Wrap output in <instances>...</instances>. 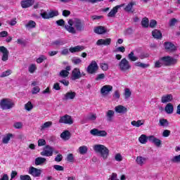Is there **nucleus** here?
Here are the masks:
<instances>
[{
	"mask_svg": "<svg viewBox=\"0 0 180 180\" xmlns=\"http://www.w3.org/2000/svg\"><path fill=\"white\" fill-rule=\"evenodd\" d=\"M94 150L96 153H99L103 160H106L109 155V149H108V148L103 145H94Z\"/></svg>",
	"mask_w": 180,
	"mask_h": 180,
	"instance_id": "f257e3e1",
	"label": "nucleus"
},
{
	"mask_svg": "<svg viewBox=\"0 0 180 180\" xmlns=\"http://www.w3.org/2000/svg\"><path fill=\"white\" fill-rule=\"evenodd\" d=\"M119 68L122 72H127L131 70V65L126 58H122L118 64Z\"/></svg>",
	"mask_w": 180,
	"mask_h": 180,
	"instance_id": "f03ea898",
	"label": "nucleus"
},
{
	"mask_svg": "<svg viewBox=\"0 0 180 180\" xmlns=\"http://www.w3.org/2000/svg\"><path fill=\"white\" fill-rule=\"evenodd\" d=\"M15 106V103L9 98H3L0 101V107L2 110H8Z\"/></svg>",
	"mask_w": 180,
	"mask_h": 180,
	"instance_id": "7ed1b4c3",
	"label": "nucleus"
},
{
	"mask_svg": "<svg viewBox=\"0 0 180 180\" xmlns=\"http://www.w3.org/2000/svg\"><path fill=\"white\" fill-rule=\"evenodd\" d=\"M160 61L162 63L163 65H165V67H169L171 65H174V64H176L178 60L176 58L167 56L160 58Z\"/></svg>",
	"mask_w": 180,
	"mask_h": 180,
	"instance_id": "20e7f679",
	"label": "nucleus"
},
{
	"mask_svg": "<svg viewBox=\"0 0 180 180\" xmlns=\"http://www.w3.org/2000/svg\"><path fill=\"white\" fill-rule=\"evenodd\" d=\"M54 153V148L50 145H46L43 147L42 151L40 153V155L42 157H52Z\"/></svg>",
	"mask_w": 180,
	"mask_h": 180,
	"instance_id": "39448f33",
	"label": "nucleus"
},
{
	"mask_svg": "<svg viewBox=\"0 0 180 180\" xmlns=\"http://www.w3.org/2000/svg\"><path fill=\"white\" fill-rule=\"evenodd\" d=\"M98 70H99V66H98V63H96V61L92 60L86 68V72L91 75L96 74Z\"/></svg>",
	"mask_w": 180,
	"mask_h": 180,
	"instance_id": "423d86ee",
	"label": "nucleus"
},
{
	"mask_svg": "<svg viewBox=\"0 0 180 180\" xmlns=\"http://www.w3.org/2000/svg\"><path fill=\"white\" fill-rule=\"evenodd\" d=\"M90 134L94 137H106L108 132L105 130H99L98 129L94 128L90 131Z\"/></svg>",
	"mask_w": 180,
	"mask_h": 180,
	"instance_id": "0eeeda50",
	"label": "nucleus"
},
{
	"mask_svg": "<svg viewBox=\"0 0 180 180\" xmlns=\"http://www.w3.org/2000/svg\"><path fill=\"white\" fill-rule=\"evenodd\" d=\"M74 26L77 32H84L85 30V22L80 19L76 18L75 20Z\"/></svg>",
	"mask_w": 180,
	"mask_h": 180,
	"instance_id": "6e6552de",
	"label": "nucleus"
},
{
	"mask_svg": "<svg viewBox=\"0 0 180 180\" xmlns=\"http://www.w3.org/2000/svg\"><path fill=\"white\" fill-rule=\"evenodd\" d=\"M165 50L167 53H175L176 51V46L170 41H165L164 43Z\"/></svg>",
	"mask_w": 180,
	"mask_h": 180,
	"instance_id": "1a4fd4ad",
	"label": "nucleus"
},
{
	"mask_svg": "<svg viewBox=\"0 0 180 180\" xmlns=\"http://www.w3.org/2000/svg\"><path fill=\"white\" fill-rule=\"evenodd\" d=\"M59 123H63V124H72L74 120H72V117L66 114L60 117Z\"/></svg>",
	"mask_w": 180,
	"mask_h": 180,
	"instance_id": "9d476101",
	"label": "nucleus"
},
{
	"mask_svg": "<svg viewBox=\"0 0 180 180\" xmlns=\"http://www.w3.org/2000/svg\"><path fill=\"white\" fill-rule=\"evenodd\" d=\"M74 20H69L68 23V25H65V29L69 33H71L72 34H75L77 33V30H75V27H72L74 26Z\"/></svg>",
	"mask_w": 180,
	"mask_h": 180,
	"instance_id": "9b49d317",
	"label": "nucleus"
},
{
	"mask_svg": "<svg viewBox=\"0 0 180 180\" xmlns=\"http://www.w3.org/2000/svg\"><path fill=\"white\" fill-rule=\"evenodd\" d=\"M79 78H82L81 70L79 68H76L72 71L70 79H72V81H75L77 79H79Z\"/></svg>",
	"mask_w": 180,
	"mask_h": 180,
	"instance_id": "f8f14e48",
	"label": "nucleus"
},
{
	"mask_svg": "<svg viewBox=\"0 0 180 180\" xmlns=\"http://www.w3.org/2000/svg\"><path fill=\"white\" fill-rule=\"evenodd\" d=\"M0 53L3 54L1 58L2 61H8L9 58V51H8V49L4 46H0Z\"/></svg>",
	"mask_w": 180,
	"mask_h": 180,
	"instance_id": "ddd939ff",
	"label": "nucleus"
},
{
	"mask_svg": "<svg viewBox=\"0 0 180 180\" xmlns=\"http://www.w3.org/2000/svg\"><path fill=\"white\" fill-rule=\"evenodd\" d=\"M28 174H30L34 178H37L38 176H40V175H41V169L31 167L28 171Z\"/></svg>",
	"mask_w": 180,
	"mask_h": 180,
	"instance_id": "4468645a",
	"label": "nucleus"
},
{
	"mask_svg": "<svg viewBox=\"0 0 180 180\" xmlns=\"http://www.w3.org/2000/svg\"><path fill=\"white\" fill-rule=\"evenodd\" d=\"M112 43V39L110 38H106L105 39H100L96 41L97 46H110V44Z\"/></svg>",
	"mask_w": 180,
	"mask_h": 180,
	"instance_id": "2eb2a0df",
	"label": "nucleus"
},
{
	"mask_svg": "<svg viewBox=\"0 0 180 180\" xmlns=\"http://www.w3.org/2000/svg\"><path fill=\"white\" fill-rule=\"evenodd\" d=\"M112 91H113V86L107 84L104 85L101 89V94L102 95H108L110 92H112Z\"/></svg>",
	"mask_w": 180,
	"mask_h": 180,
	"instance_id": "dca6fc26",
	"label": "nucleus"
},
{
	"mask_svg": "<svg viewBox=\"0 0 180 180\" xmlns=\"http://www.w3.org/2000/svg\"><path fill=\"white\" fill-rule=\"evenodd\" d=\"M108 32V29L103 26H98L94 28V33L96 34H105Z\"/></svg>",
	"mask_w": 180,
	"mask_h": 180,
	"instance_id": "f3484780",
	"label": "nucleus"
},
{
	"mask_svg": "<svg viewBox=\"0 0 180 180\" xmlns=\"http://www.w3.org/2000/svg\"><path fill=\"white\" fill-rule=\"evenodd\" d=\"M33 4H34V0H23V1H21L20 2L21 6L22 8H23V9H26L27 8H30V6L33 5Z\"/></svg>",
	"mask_w": 180,
	"mask_h": 180,
	"instance_id": "a211bd4d",
	"label": "nucleus"
},
{
	"mask_svg": "<svg viewBox=\"0 0 180 180\" xmlns=\"http://www.w3.org/2000/svg\"><path fill=\"white\" fill-rule=\"evenodd\" d=\"M148 141H151V143H153L156 147H160L161 146V140H160L158 138H155L154 136H148Z\"/></svg>",
	"mask_w": 180,
	"mask_h": 180,
	"instance_id": "6ab92c4d",
	"label": "nucleus"
},
{
	"mask_svg": "<svg viewBox=\"0 0 180 180\" xmlns=\"http://www.w3.org/2000/svg\"><path fill=\"white\" fill-rule=\"evenodd\" d=\"M136 5H137L136 1H131L124 8V11L126 12H131V13H134V9L133 8V6H136Z\"/></svg>",
	"mask_w": 180,
	"mask_h": 180,
	"instance_id": "aec40b11",
	"label": "nucleus"
},
{
	"mask_svg": "<svg viewBox=\"0 0 180 180\" xmlns=\"http://www.w3.org/2000/svg\"><path fill=\"white\" fill-rule=\"evenodd\" d=\"M75 96H77V93H75V91H70L64 95V99L65 101L72 100L75 99Z\"/></svg>",
	"mask_w": 180,
	"mask_h": 180,
	"instance_id": "412c9836",
	"label": "nucleus"
},
{
	"mask_svg": "<svg viewBox=\"0 0 180 180\" xmlns=\"http://www.w3.org/2000/svg\"><path fill=\"white\" fill-rule=\"evenodd\" d=\"M174 97L172 94H166L162 96L161 102L162 103H168V102H172Z\"/></svg>",
	"mask_w": 180,
	"mask_h": 180,
	"instance_id": "4be33fe9",
	"label": "nucleus"
},
{
	"mask_svg": "<svg viewBox=\"0 0 180 180\" xmlns=\"http://www.w3.org/2000/svg\"><path fill=\"white\" fill-rule=\"evenodd\" d=\"M115 110L117 113H121V114L127 113V108L122 105H117L115 108Z\"/></svg>",
	"mask_w": 180,
	"mask_h": 180,
	"instance_id": "5701e85b",
	"label": "nucleus"
},
{
	"mask_svg": "<svg viewBox=\"0 0 180 180\" xmlns=\"http://www.w3.org/2000/svg\"><path fill=\"white\" fill-rule=\"evenodd\" d=\"M121 6H116L111 9V11L108 13L107 16L108 18H115L116 16V13H117V11H119V8H120Z\"/></svg>",
	"mask_w": 180,
	"mask_h": 180,
	"instance_id": "b1692460",
	"label": "nucleus"
},
{
	"mask_svg": "<svg viewBox=\"0 0 180 180\" xmlns=\"http://www.w3.org/2000/svg\"><path fill=\"white\" fill-rule=\"evenodd\" d=\"M82 50H85V46H76L75 47H70L69 49V51L70 53H79V51H82Z\"/></svg>",
	"mask_w": 180,
	"mask_h": 180,
	"instance_id": "393cba45",
	"label": "nucleus"
},
{
	"mask_svg": "<svg viewBox=\"0 0 180 180\" xmlns=\"http://www.w3.org/2000/svg\"><path fill=\"white\" fill-rule=\"evenodd\" d=\"M115 116V112L113 110H109L105 113V117L107 118V122H112L113 117Z\"/></svg>",
	"mask_w": 180,
	"mask_h": 180,
	"instance_id": "a878e982",
	"label": "nucleus"
},
{
	"mask_svg": "<svg viewBox=\"0 0 180 180\" xmlns=\"http://www.w3.org/2000/svg\"><path fill=\"white\" fill-rule=\"evenodd\" d=\"M152 36L154 39H157L158 40H161L162 39V33H161V31L158 30H154L152 31Z\"/></svg>",
	"mask_w": 180,
	"mask_h": 180,
	"instance_id": "bb28decb",
	"label": "nucleus"
},
{
	"mask_svg": "<svg viewBox=\"0 0 180 180\" xmlns=\"http://www.w3.org/2000/svg\"><path fill=\"white\" fill-rule=\"evenodd\" d=\"M60 138L65 141H67L69 139H71V132H70V131L68 130L64 131L63 133L60 134Z\"/></svg>",
	"mask_w": 180,
	"mask_h": 180,
	"instance_id": "cd10ccee",
	"label": "nucleus"
},
{
	"mask_svg": "<svg viewBox=\"0 0 180 180\" xmlns=\"http://www.w3.org/2000/svg\"><path fill=\"white\" fill-rule=\"evenodd\" d=\"M14 135L13 134L8 133L6 136L3 138L2 143L3 144H8L11 141V139H13Z\"/></svg>",
	"mask_w": 180,
	"mask_h": 180,
	"instance_id": "c85d7f7f",
	"label": "nucleus"
},
{
	"mask_svg": "<svg viewBox=\"0 0 180 180\" xmlns=\"http://www.w3.org/2000/svg\"><path fill=\"white\" fill-rule=\"evenodd\" d=\"M159 126H160V127H168V126H169V122H168V120L165 118L160 119Z\"/></svg>",
	"mask_w": 180,
	"mask_h": 180,
	"instance_id": "c756f323",
	"label": "nucleus"
},
{
	"mask_svg": "<svg viewBox=\"0 0 180 180\" xmlns=\"http://www.w3.org/2000/svg\"><path fill=\"white\" fill-rule=\"evenodd\" d=\"M165 110L166 112H167L169 115H171L174 113V105L171 103H169L167 104V105L165 108Z\"/></svg>",
	"mask_w": 180,
	"mask_h": 180,
	"instance_id": "7c9ffc66",
	"label": "nucleus"
},
{
	"mask_svg": "<svg viewBox=\"0 0 180 180\" xmlns=\"http://www.w3.org/2000/svg\"><path fill=\"white\" fill-rule=\"evenodd\" d=\"M46 160L42 157H38L35 159V165H43L46 162Z\"/></svg>",
	"mask_w": 180,
	"mask_h": 180,
	"instance_id": "2f4dec72",
	"label": "nucleus"
},
{
	"mask_svg": "<svg viewBox=\"0 0 180 180\" xmlns=\"http://www.w3.org/2000/svg\"><path fill=\"white\" fill-rule=\"evenodd\" d=\"M146 160L147 159L146 158H143L142 156H138L136 157V164H138V165H143Z\"/></svg>",
	"mask_w": 180,
	"mask_h": 180,
	"instance_id": "473e14b6",
	"label": "nucleus"
},
{
	"mask_svg": "<svg viewBox=\"0 0 180 180\" xmlns=\"http://www.w3.org/2000/svg\"><path fill=\"white\" fill-rule=\"evenodd\" d=\"M139 143H141V144H146V143H147V141H148V136L147 137V135L142 134L139 138Z\"/></svg>",
	"mask_w": 180,
	"mask_h": 180,
	"instance_id": "72a5a7b5",
	"label": "nucleus"
},
{
	"mask_svg": "<svg viewBox=\"0 0 180 180\" xmlns=\"http://www.w3.org/2000/svg\"><path fill=\"white\" fill-rule=\"evenodd\" d=\"M131 124L134 127H140V126H143L144 124V122L139 120L138 121L134 120L131 122Z\"/></svg>",
	"mask_w": 180,
	"mask_h": 180,
	"instance_id": "f704fd0d",
	"label": "nucleus"
},
{
	"mask_svg": "<svg viewBox=\"0 0 180 180\" xmlns=\"http://www.w3.org/2000/svg\"><path fill=\"white\" fill-rule=\"evenodd\" d=\"M36 22L33 21V20H30L26 25H25V27H27V29H34V27H36Z\"/></svg>",
	"mask_w": 180,
	"mask_h": 180,
	"instance_id": "c9c22d12",
	"label": "nucleus"
},
{
	"mask_svg": "<svg viewBox=\"0 0 180 180\" xmlns=\"http://www.w3.org/2000/svg\"><path fill=\"white\" fill-rule=\"evenodd\" d=\"M128 58L129 61H137L139 60V58L134 56V52L131 51L130 53L128 54Z\"/></svg>",
	"mask_w": 180,
	"mask_h": 180,
	"instance_id": "e433bc0d",
	"label": "nucleus"
},
{
	"mask_svg": "<svg viewBox=\"0 0 180 180\" xmlns=\"http://www.w3.org/2000/svg\"><path fill=\"white\" fill-rule=\"evenodd\" d=\"M79 153L82 155H84V154H86V153H88V147H86V146H80L79 148Z\"/></svg>",
	"mask_w": 180,
	"mask_h": 180,
	"instance_id": "4c0bfd02",
	"label": "nucleus"
},
{
	"mask_svg": "<svg viewBox=\"0 0 180 180\" xmlns=\"http://www.w3.org/2000/svg\"><path fill=\"white\" fill-rule=\"evenodd\" d=\"M149 20L147 18V17H145L142 19V21H141V25H142V27H145V28H147L149 26Z\"/></svg>",
	"mask_w": 180,
	"mask_h": 180,
	"instance_id": "58836bf2",
	"label": "nucleus"
},
{
	"mask_svg": "<svg viewBox=\"0 0 180 180\" xmlns=\"http://www.w3.org/2000/svg\"><path fill=\"white\" fill-rule=\"evenodd\" d=\"M134 65H135V67H141V68H147L150 67V65L143 63L141 62H136V63H135Z\"/></svg>",
	"mask_w": 180,
	"mask_h": 180,
	"instance_id": "ea45409f",
	"label": "nucleus"
},
{
	"mask_svg": "<svg viewBox=\"0 0 180 180\" xmlns=\"http://www.w3.org/2000/svg\"><path fill=\"white\" fill-rule=\"evenodd\" d=\"M124 95L125 99H129V98L131 96V91H130V89L129 88L125 89Z\"/></svg>",
	"mask_w": 180,
	"mask_h": 180,
	"instance_id": "a19ab883",
	"label": "nucleus"
},
{
	"mask_svg": "<svg viewBox=\"0 0 180 180\" xmlns=\"http://www.w3.org/2000/svg\"><path fill=\"white\" fill-rule=\"evenodd\" d=\"M53 126V122L48 121L46 122H44L41 126V129H49V127H51Z\"/></svg>",
	"mask_w": 180,
	"mask_h": 180,
	"instance_id": "79ce46f5",
	"label": "nucleus"
},
{
	"mask_svg": "<svg viewBox=\"0 0 180 180\" xmlns=\"http://www.w3.org/2000/svg\"><path fill=\"white\" fill-rule=\"evenodd\" d=\"M12 74V70H7L1 73L0 75L1 78H5V77H9Z\"/></svg>",
	"mask_w": 180,
	"mask_h": 180,
	"instance_id": "37998d69",
	"label": "nucleus"
},
{
	"mask_svg": "<svg viewBox=\"0 0 180 180\" xmlns=\"http://www.w3.org/2000/svg\"><path fill=\"white\" fill-rule=\"evenodd\" d=\"M100 68L103 71H108L109 70V65L106 63H100Z\"/></svg>",
	"mask_w": 180,
	"mask_h": 180,
	"instance_id": "c03bdc74",
	"label": "nucleus"
},
{
	"mask_svg": "<svg viewBox=\"0 0 180 180\" xmlns=\"http://www.w3.org/2000/svg\"><path fill=\"white\" fill-rule=\"evenodd\" d=\"M25 109L26 110L30 111L32 109H33V104H32V102L28 101L25 105Z\"/></svg>",
	"mask_w": 180,
	"mask_h": 180,
	"instance_id": "a18cd8bd",
	"label": "nucleus"
},
{
	"mask_svg": "<svg viewBox=\"0 0 180 180\" xmlns=\"http://www.w3.org/2000/svg\"><path fill=\"white\" fill-rule=\"evenodd\" d=\"M176 23H178V20H176V18H172L169 21V26L170 27H174V26H175V25H176Z\"/></svg>",
	"mask_w": 180,
	"mask_h": 180,
	"instance_id": "49530a36",
	"label": "nucleus"
},
{
	"mask_svg": "<svg viewBox=\"0 0 180 180\" xmlns=\"http://www.w3.org/2000/svg\"><path fill=\"white\" fill-rule=\"evenodd\" d=\"M60 77H63V78H67V77H68V75H70V72H68L65 70H63L60 72Z\"/></svg>",
	"mask_w": 180,
	"mask_h": 180,
	"instance_id": "de8ad7c7",
	"label": "nucleus"
},
{
	"mask_svg": "<svg viewBox=\"0 0 180 180\" xmlns=\"http://www.w3.org/2000/svg\"><path fill=\"white\" fill-rule=\"evenodd\" d=\"M44 60H47V57H46L44 55H41L38 58H37V63L38 64H41Z\"/></svg>",
	"mask_w": 180,
	"mask_h": 180,
	"instance_id": "09e8293b",
	"label": "nucleus"
},
{
	"mask_svg": "<svg viewBox=\"0 0 180 180\" xmlns=\"http://www.w3.org/2000/svg\"><path fill=\"white\" fill-rule=\"evenodd\" d=\"M36 70H37V68L36 67V65L32 64L29 68H28V71L30 72V74H33Z\"/></svg>",
	"mask_w": 180,
	"mask_h": 180,
	"instance_id": "8fccbe9b",
	"label": "nucleus"
},
{
	"mask_svg": "<svg viewBox=\"0 0 180 180\" xmlns=\"http://www.w3.org/2000/svg\"><path fill=\"white\" fill-rule=\"evenodd\" d=\"M86 120L91 121L96 120V114H89V115H87Z\"/></svg>",
	"mask_w": 180,
	"mask_h": 180,
	"instance_id": "3c124183",
	"label": "nucleus"
},
{
	"mask_svg": "<svg viewBox=\"0 0 180 180\" xmlns=\"http://www.w3.org/2000/svg\"><path fill=\"white\" fill-rule=\"evenodd\" d=\"M67 161L68 162H74V154L69 153L66 158Z\"/></svg>",
	"mask_w": 180,
	"mask_h": 180,
	"instance_id": "603ef678",
	"label": "nucleus"
},
{
	"mask_svg": "<svg viewBox=\"0 0 180 180\" xmlns=\"http://www.w3.org/2000/svg\"><path fill=\"white\" fill-rule=\"evenodd\" d=\"M46 144V140H44V139L38 140V147H43V146H44L45 147Z\"/></svg>",
	"mask_w": 180,
	"mask_h": 180,
	"instance_id": "864d4df0",
	"label": "nucleus"
},
{
	"mask_svg": "<svg viewBox=\"0 0 180 180\" xmlns=\"http://www.w3.org/2000/svg\"><path fill=\"white\" fill-rule=\"evenodd\" d=\"M53 44L55 46H63L65 44L64 41H61L60 39L56 40L53 42Z\"/></svg>",
	"mask_w": 180,
	"mask_h": 180,
	"instance_id": "5fc2aeb1",
	"label": "nucleus"
},
{
	"mask_svg": "<svg viewBox=\"0 0 180 180\" xmlns=\"http://www.w3.org/2000/svg\"><path fill=\"white\" fill-rule=\"evenodd\" d=\"M13 127L14 129H22L23 127V124L20 122H15L13 124Z\"/></svg>",
	"mask_w": 180,
	"mask_h": 180,
	"instance_id": "6e6d98bb",
	"label": "nucleus"
},
{
	"mask_svg": "<svg viewBox=\"0 0 180 180\" xmlns=\"http://www.w3.org/2000/svg\"><path fill=\"white\" fill-rule=\"evenodd\" d=\"M115 161L120 162V161H123V157L120 153H117L115 155Z\"/></svg>",
	"mask_w": 180,
	"mask_h": 180,
	"instance_id": "4d7b16f0",
	"label": "nucleus"
},
{
	"mask_svg": "<svg viewBox=\"0 0 180 180\" xmlns=\"http://www.w3.org/2000/svg\"><path fill=\"white\" fill-rule=\"evenodd\" d=\"M53 168L56 171H64V167L59 165H54Z\"/></svg>",
	"mask_w": 180,
	"mask_h": 180,
	"instance_id": "13d9d810",
	"label": "nucleus"
},
{
	"mask_svg": "<svg viewBox=\"0 0 180 180\" xmlns=\"http://www.w3.org/2000/svg\"><path fill=\"white\" fill-rule=\"evenodd\" d=\"M20 180H32V177L30 176L25 174V175H20Z\"/></svg>",
	"mask_w": 180,
	"mask_h": 180,
	"instance_id": "bf43d9fd",
	"label": "nucleus"
},
{
	"mask_svg": "<svg viewBox=\"0 0 180 180\" xmlns=\"http://www.w3.org/2000/svg\"><path fill=\"white\" fill-rule=\"evenodd\" d=\"M170 135H171V131H169L168 129H165L162 132L163 137H169Z\"/></svg>",
	"mask_w": 180,
	"mask_h": 180,
	"instance_id": "052dcab7",
	"label": "nucleus"
},
{
	"mask_svg": "<svg viewBox=\"0 0 180 180\" xmlns=\"http://www.w3.org/2000/svg\"><path fill=\"white\" fill-rule=\"evenodd\" d=\"M55 161L56 162H61V161H63V155H61V154H58L57 155H56V157L55 158Z\"/></svg>",
	"mask_w": 180,
	"mask_h": 180,
	"instance_id": "680f3d73",
	"label": "nucleus"
},
{
	"mask_svg": "<svg viewBox=\"0 0 180 180\" xmlns=\"http://www.w3.org/2000/svg\"><path fill=\"white\" fill-rule=\"evenodd\" d=\"M49 19L51 18H54V16H58V11H51L49 13Z\"/></svg>",
	"mask_w": 180,
	"mask_h": 180,
	"instance_id": "e2e57ef3",
	"label": "nucleus"
},
{
	"mask_svg": "<svg viewBox=\"0 0 180 180\" xmlns=\"http://www.w3.org/2000/svg\"><path fill=\"white\" fill-rule=\"evenodd\" d=\"M33 95H36V94H39V92H40V87L39 86H34L33 89H32V91Z\"/></svg>",
	"mask_w": 180,
	"mask_h": 180,
	"instance_id": "0e129e2a",
	"label": "nucleus"
},
{
	"mask_svg": "<svg viewBox=\"0 0 180 180\" xmlns=\"http://www.w3.org/2000/svg\"><path fill=\"white\" fill-rule=\"evenodd\" d=\"M172 162H180V155L174 156L172 160Z\"/></svg>",
	"mask_w": 180,
	"mask_h": 180,
	"instance_id": "69168bd1",
	"label": "nucleus"
},
{
	"mask_svg": "<svg viewBox=\"0 0 180 180\" xmlns=\"http://www.w3.org/2000/svg\"><path fill=\"white\" fill-rule=\"evenodd\" d=\"M150 27H155L157 26V20H150V24H149Z\"/></svg>",
	"mask_w": 180,
	"mask_h": 180,
	"instance_id": "338daca9",
	"label": "nucleus"
},
{
	"mask_svg": "<svg viewBox=\"0 0 180 180\" xmlns=\"http://www.w3.org/2000/svg\"><path fill=\"white\" fill-rule=\"evenodd\" d=\"M108 180H117V174L112 173Z\"/></svg>",
	"mask_w": 180,
	"mask_h": 180,
	"instance_id": "774afa93",
	"label": "nucleus"
}]
</instances>
